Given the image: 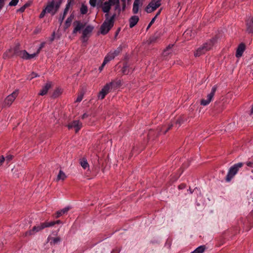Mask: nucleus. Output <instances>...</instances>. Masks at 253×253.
Returning <instances> with one entry per match:
<instances>
[{
  "label": "nucleus",
  "mask_w": 253,
  "mask_h": 253,
  "mask_svg": "<svg viewBox=\"0 0 253 253\" xmlns=\"http://www.w3.org/2000/svg\"><path fill=\"white\" fill-rule=\"evenodd\" d=\"M27 7V5L26 4H25L23 6L21 7L20 9H19V11H21V12H23L26 7Z\"/></svg>",
  "instance_id": "obj_51"
},
{
  "label": "nucleus",
  "mask_w": 253,
  "mask_h": 253,
  "mask_svg": "<svg viewBox=\"0 0 253 253\" xmlns=\"http://www.w3.org/2000/svg\"><path fill=\"white\" fill-rule=\"evenodd\" d=\"M61 90L59 88H57L53 92L52 96L54 98L57 97L61 94Z\"/></svg>",
  "instance_id": "obj_34"
},
{
  "label": "nucleus",
  "mask_w": 253,
  "mask_h": 253,
  "mask_svg": "<svg viewBox=\"0 0 253 253\" xmlns=\"http://www.w3.org/2000/svg\"><path fill=\"white\" fill-rule=\"evenodd\" d=\"M4 158L3 156L0 157V166L3 163Z\"/></svg>",
  "instance_id": "obj_54"
},
{
  "label": "nucleus",
  "mask_w": 253,
  "mask_h": 253,
  "mask_svg": "<svg viewBox=\"0 0 253 253\" xmlns=\"http://www.w3.org/2000/svg\"><path fill=\"white\" fill-rule=\"evenodd\" d=\"M65 10L66 11H69V9H68V8H66V7H65Z\"/></svg>",
  "instance_id": "obj_63"
},
{
  "label": "nucleus",
  "mask_w": 253,
  "mask_h": 253,
  "mask_svg": "<svg viewBox=\"0 0 253 253\" xmlns=\"http://www.w3.org/2000/svg\"><path fill=\"white\" fill-rule=\"evenodd\" d=\"M88 11L87 6L84 4H82L80 8V12L82 14H85L87 13Z\"/></svg>",
  "instance_id": "obj_33"
},
{
  "label": "nucleus",
  "mask_w": 253,
  "mask_h": 253,
  "mask_svg": "<svg viewBox=\"0 0 253 253\" xmlns=\"http://www.w3.org/2000/svg\"><path fill=\"white\" fill-rule=\"evenodd\" d=\"M56 222V224H60V223H61V221L59 220H58L56 221H55Z\"/></svg>",
  "instance_id": "obj_59"
},
{
  "label": "nucleus",
  "mask_w": 253,
  "mask_h": 253,
  "mask_svg": "<svg viewBox=\"0 0 253 253\" xmlns=\"http://www.w3.org/2000/svg\"><path fill=\"white\" fill-rule=\"evenodd\" d=\"M15 54L24 60L31 59L37 56V54H29L25 50L18 51Z\"/></svg>",
  "instance_id": "obj_9"
},
{
  "label": "nucleus",
  "mask_w": 253,
  "mask_h": 253,
  "mask_svg": "<svg viewBox=\"0 0 253 253\" xmlns=\"http://www.w3.org/2000/svg\"><path fill=\"white\" fill-rule=\"evenodd\" d=\"M88 115L87 114L84 113V114L82 115V119H85V118H87V117H88Z\"/></svg>",
  "instance_id": "obj_56"
},
{
  "label": "nucleus",
  "mask_w": 253,
  "mask_h": 253,
  "mask_svg": "<svg viewBox=\"0 0 253 253\" xmlns=\"http://www.w3.org/2000/svg\"><path fill=\"white\" fill-rule=\"evenodd\" d=\"M38 75L34 72L32 73L30 75H29L28 77L27 78L28 79L31 80L32 79L38 77Z\"/></svg>",
  "instance_id": "obj_39"
},
{
  "label": "nucleus",
  "mask_w": 253,
  "mask_h": 253,
  "mask_svg": "<svg viewBox=\"0 0 253 253\" xmlns=\"http://www.w3.org/2000/svg\"><path fill=\"white\" fill-rule=\"evenodd\" d=\"M115 15H113L110 18L108 14H105L106 19L101 26L100 33L103 35L106 34L114 25Z\"/></svg>",
  "instance_id": "obj_1"
},
{
  "label": "nucleus",
  "mask_w": 253,
  "mask_h": 253,
  "mask_svg": "<svg viewBox=\"0 0 253 253\" xmlns=\"http://www.w3.org/2000/svg\"><path fill=\"white\" fill-rule=\"evenodd\" d=\"M217 89V86L216 85L213 86L211 90V92L208 94L207 99H202L201 101V105L203 106H206L208 105L212 100L215 91Z\"/></svg>",
  "instance_id": "obj_6"
},
{
  "label": "nucleus",
  "mask_w": 253,
  "mask_h": 253,
  "mask_svg": "<svg viewBox=\"0 0 253 253\" xmlns=\"http://www.w3.org/2000/svg\"><path fill=\"white\" fill-rule=\"evenodd\" d=\"M107 63H108V62H107L106 61H105V60H104V61H103V63H102V65H101V66L99 68V71H100V72L103 70V69L104 67L105 66V65Z\"/></svg>",
  "instance_id": "obj_44"
},
{
  "label": "nucleus",
  "mask_w": 253,
  "mask_h": 253,
  "mask_svg": "<svg viewBox=\"0 0 253 253\" xmlns=\"http://www.w3.org/2000/svg\"><path fill=\"white\" fill-rule=\"evenodd\" d=\"M188 191L190 192V193L191 194H192L193 193V191L191 190V189L190 188L188 190Z\"/></svg>",
  "instance_id": "obj_62"
},
{
  "label": "nucleus",
  "mask_w": 253,
  "mask_h": 253,
  "mask_svg": "<svg viewBox=\"0 0 253 253\" xmlns=\"http://www.w3.org/2000/svg\"><path fill=\"white\" fill-rule=\"evenodd\" d=\"M217 89V86L216 85L213 86L211 90V92L208 94L207 99H202L201 101V105L203 106H206L208 105L212 100L215 91Z\"/></svg>",
  "instance_id": "obj_5"
},
{
  "label": "nucleus",
  "mask_w": 253,
  "mask_h": 253,
  "mask_svg": "<svg viewBox=\"0 0 253 253\" xmlns=\"http://www.w3.org/2000/svg\"><path fill=\"white\" fill-rule=\"evenodd\" d=\"M83 98V94H80L78 96V97L76 100V102H81Z\"/></svg>",
  "instance_id": "obj_43"
},
{
  "label": "nucleus",
  "mask_w": 253,
  "mask_h": 253,
  "mask_svg": "<svg viewBox=\"0 0 253 253\" xmlns=\"http://www.w3.org/2000/svg\"><path fill=\"white\" fill-rule=\"evenodd\" d=\"M246 31L249 33H253V17H250L246 21Z\"/></svg>",
  "instance_id": "obj_14"
},
{
  "label": "nucleus",
  "mask_w": 253,
  "mask_h": 253,
  "mask_svg": "<svg viewBox=\"0 0 253 253\" xmlns=\"http://www.w3.org/2000/svg\"><path fill=\"white\" fill-rule=\"evenodd\" d=\"M217 89V86L216 85L213 86L211 90V92L208 94L207 99H202L201 101V105L203 106H206L208 105L212 100L215 91Z\"/></svg>",
  "instance_id": "obj_7"
},
{
  "label": "nucleus",
  "mask_w": 253,
  "mask_h": 253,
  "mask_svg": "<svg viewBox=\"0 0 253 253\" xmlns=\"http://www.w3.org/2000/svg\"><path fill=\"white\" fill-rule=\"evenodd\" d=\"M52 83L50 82H48L46 83L44 86H43L42 89L41 90L39 94L40 95H44L46 94L48 91V90L51 87Z\"/></svg>",
  "instance_id": "obj_16"
},
{
  "label": "nucleus",
  "mask_w": 253,
  "mask_h": 253,
  "mask_svg": "<svg viewBox=\"0 0 253 253\" xmlns=\"http://www.w3.org/2000/svg\"><path fill=\"white\" fill-rule=\"evenodd\" d=\"M245 50V45L242 43L238 46L236 53V56L238 58L241 57Z\"/></svg>",
  "instance_id": "obj_18"
},
{
  "label": "nucleus",
  "mask_w": 253,
  "mask_h": 253,
  "mask_svg": "<svg viewBox=\"0 0 253 253\" xmlns=\"http://www.w3.org/2000/svg\"><path fill=\"white\" fill-rule=\"evenodd\" d=\"M121 51H122V48L120 47H119L118 48H117V49H116L115 50L113 51L112 52L113 54H114V56L116 57L119 54V53L121 52Z\"/></svg>",
  "instance_id": "obj_37"
},
{
  "label": "nucleus",
  "mask_w": 253,
  "mask_h": 253,
  "mask_svg": "<svg viewBox=\"0 0 253 253\" xmlns=\"http://www.w3.org/2000/svg\"><path fill=\"white\" fill-rule=\"evenodd\" d=\"M67 12H68V11H66V10L64 9L63 14H64V15H65V16H66V14H67Z\"/></svg>",
  "instance_id": "obj_61"
},
{
  "label": "nucleus",
  "mask_w": 253,
  "mask_h": 253,
  "mask_svg": "<svg viewBox=\"0 0 253 253\" xmlns=\"http://www.w3.org/2000/svg\"><path fill=\"white\" fill-rule=\"evenodd\" d=\"M74 17V15H71L66 20L65 27L66 29L69 28L71 24V22Z\"/></svg>",
  "instance_id": "obj_26"
},
{
  "label": "nucleus",
  "mask_w": 253,
  "mask_h": 253,
  "mask_svg": "<svg viewBox=\"0 0 253 253\" xmlns=\"http://www.w3.org/2000/svg\"><path fill=\"white\" fill-rule=\"evenodd\" d=\"M70 209V207H66V208L63 209L61 211H57L56 217H59L60 216H61L62 214L67 213L69 211Z\"/></svg>",
  "instance_id": "obj_25"
},
{
  "label": "nucleus",
  "mask_w": 253,
  "mask_h": 253,
  "mask_svg": "<svg viewBox=\"0 0 253 253\" xmlns=\"http://www.w3.org/2000/svg\"><path fill=\"white\" fill-rule=\"evenodd\" d=\"M160 12H161V10H159L157 12L156 16L151 20V22H150V23L149 24V25L147 27V29L149 28L150 27V26H151V25L154 22L156 17L160 14Z\"/></svg>",
  "instance_id": "obj_38"
},
{
  "label": "nucleus",
  "mask_w": 253,
  "mask_h": 253,
  "mask_svg": "<svg viewBox=\"0 0 253 253\" xmlns=\"http://www.w3.org/2000/svg\"><path fill=\"white\" fill-rule=\"evenodd\" d=\"M172 126V125L169 126V127L166 129L163 128V129L161 130V131L163 132L164 134H165L169 129H170Z\"/></svg>",
  "instance_id": "obj_47"
},
{
  "label": "nucleus",
  "mask_w": 253,
  "mask_h": 253,
  "mask_svg": "<svg viewBox=\"0 0 253 253\" xmlns=\"http://www.w3.org/2000/svg\"><path fill=\"white\" fill-rule=\"evenodd\" d=\"M173 44L169 45L164 50L163 53V55L164 57H167L172 53V48L173 47Z\"/></svg>",
  "instance_id": "obj_21"
},
{
  "label": "nucleus",
  "mask_w": 253,
  "mask_h": 253,
  "mask_svg": "<svg viewBox=\"0 0 253 253\" xmlns=\"http://www.w3.org/2000/svg\"><path fill=\"white\" fill-rule=\"evenodd\" d=\"M65 15H64V14H63V15L62 16H60L59 18V22L60 23V24H61L63 21V20L65 18Z\"/></svg>",
  "instance_id": "obj_50"
},
{
  "label": "nucleus",
  "mask_w": 253,
  "mask_h": 253,
  "mask_svg": "<svg viewBox=\"0 0 253 253\" xmlns=\"http://www.w3.org/2000/svg\"><path fill=\"white\" fill-rule=\"evenodd\" d=\"M140 4V0H134L133 4L132 11L133 13L136 14L139 9V5Z\"/></svg>",
  "instance_id": "obj_22"
},
{
  "label": "nucleus",
  "mask_w": 253,
  "mask_h": 253,
  "mask_svg": "<svg viewBox=\"0 0 253 253\" xmlns=\"http://www.w3.org/2000/svg\"><path fill=\"white\" fill-rule=\"evenodd\" d=\"M152 132H153V131H150L149 132V133H148V137H150L151 135V133H152Z\"/></svg>",
  "instance_id": "obj_60"
},
{
  "label": "nucleus",
  "mask_w": 253,
  "mask_h": 253,
  "mask_svg": "<svg viewBox=\"0 0 253 253\" xmlns=\"http://www.w3.org/2000/svg\"><path fill=\"white\" fill-rule=\"evenodd\" d=\"M80 164L84 169H86L87 168L89 167V165L86 159L85 158L81 159Z\"/></svg>",
  "instance_id": "obj_27"
},
{
  "label": "nucleus",
  "mask_w": 253,
  "mask_h": 253,
  "mask_svg": "<svg viewBox=\"0 0 253 253\" xmlns=\"http://www.w3.org/2000/svg\"><path fill=\"white\" fill-rule=\"evenodd\" d=\"M115 57L114 56V55L113 54L112 52L110 51L105 57L104 60L106 61L107 62H109L110 61H111V60L113 59Z\"/></svg>",
  "instance_id": "obj_30"
},
{
  "label": "nucleus",
  "mask_w": 253,
  "mask_h": 253,
  "mask_svg": "<svg viewBox=\"0 0 253 253\" xmlns=\"http://www.w3.org/2000/svg\"><path fill=\"white\" fill-rule=\"evenodd\" d=\"M68 127L69 129L75 128L77 133L82 127V124L78 120L74 121L68 125Z\"/></svg>",
  "instance_id": "obj_13"
},
{
  "label": "nucleus",
  "mask_w": 253,
  "mask_h": 253,
  "mask_svg": "<svg viewBox=\"0 0 253 253\" xmlns=\"http://www.w3.org/2000/svg\"><path fill=\"white\" fill-rule=\"evenodd\" d=\"M246 164L249 167L253 168V159L251 161L247 162Z\"/></svg>",
  "instance_id": "obj_45"
},
{
  "label": "nucleus",
  "mask_w": 253,
  "mask_h": 253,
  "mask_svg": "<svg viewBox=\"0 0 253 253\" xmlns=\"http://www.w3.org/2000/svg\"><path fill=\"white\" fill-rule=\"evenodd\" d=\"M161 5V2L160 0H157L156 2L151 1L146 7V11L147 13H151L152 12L155 10Z\"/></svg>",
  "instance_id": "obj_11"
},
{
  "label": "nucleus",
  "mask_w": 253,
  "mask_h": 253,
  "mask_svg": "<svg viewBox=\"0 0 253 253\" xmlns=\"http://www.w3.org/2000/svg\"><path fill=\"white\" fill-rule=\"evenodd\" d=\"M54 0L49 2L45 7L47 12L50 13L52 14V12L55 10V7L54 6Z\"/></svg>",
  "instance_id": "obj_20"
},
{
  "label": "nucleus",
  "mask_w": 253,
  "mask_h": 253,
  "mask_svg": "<svg viewBox=\"0 0 253 253\" xmlns=\"http://www.w3.org/2000/svg\"><path fill=\"white\" fill-rule=\"evenodd\" d=\"M139 18L137 16H133L129 20V27H133L138 22Z\"/></svg>",
  "instance_id": "obj_19"
},
{
  "label": "nucleus",
  "mask_w": 253,
  "mask_h": 253,
  "mask_svg": "<svg viewBox=\"0 0 253 253\" xmlns=\"http://www.w3.org/2000/svg\"><path fill=\"white\" fill-rule=\"evenodd\" d=\"M113 83L111 82L109 84H107L101 89V90L99 92L98 97L99 99H103L104 98L106 94H107L110 89H111Z\"/></svg>",
  "instance_id": "obj_10"
},
{
  "label": "nucleus",
  "mask_w": 253,
  "mask_h": 253,
  "mask_svg": "<svg viewBox=\"0 0 253 253\" xmlns=\"http://www.w3.org/2000/svg\"><path fill=\"white\" fill-rule=\"evenodd\" d=\"M18 94V91L16 90L8 95L4 100V106L9 107L17 97Z\"/></svg>",
  "instance_id": "obj_4"
},
{
  "label": "nucleus",
  "mask_w": 253,
  "mask_h": 253,
  "mask_svg": "<svg viewBox=\"0 0 253 253\" xmlns=\"http://www.w3.org/2000/svg\"><path fill=\"white\" fill-rule=\"evenodd\" d=\"M46 12H47L46 10H45V8L43 9V10L42 11V12L41 13L40 15V18H43L44 15H45V13H46Z\"/></svg>",
  "instance_id": "obj_46"
},
{
  "label": "nucleus",
  "mask_w": 253,
  "mask_h": 253,
  "mask_svg": "<svg viewBox=\"0 0 253 253\" xmlns=\"http://www.w3.org/2000/svg\"><path fill=\"white\" fill-rule=\"evenodd\" d=\"M217 89V86L216 85L213 86L211 90V92L208 94L207 99H202L201 101V105L203 106H206L208 105L212 100L215 91Z\"/></svg>",
  "instance_id": "obj_8"
},
{
  "label": "nucleus",
  "mask_w": 253,
  "mask_h": 253,
  "mask_svg": "<svg viewBox=\"0 0 253 253\" xmlns=\"http://www.w3.org/2000/svg\"><path fill=\"white\" fill-rule=\"evenodd\" d=\"M74 29L73 31V34L76 33L77 32L80 31L84 27V24L81 23L80 21H75L73 23Z\"/></svg>",
  "instance_id": "obj_15"
},
{
  "label": "nucleus",
  "mask_w": 253,
  "mask_h": 253,
  "mask_svg": "<svg viewBox=\"0 0 253 253\" xmlns=\"http://www.w3.org/2000/svg\"><path fill=\"white\" fill-rule=\"evenodd\" d=\"M123 73L124 74H127L128 73V72H126V66H124L123 67Z\"/></svg>",
  "instance_id": "obj_53"
},
{
  "label": "nucleus",
  "mask_w": 253,
  "mask_h": 253,
  "mask_svg": "<svg viewBox=\"0 0 253 253\" xmlns=\"http://www.w3.org/2000/svg\"><path fill=\"white\" fill-rule=\"evenodd\" d=\"M12 156H8L7 157H6V159L8 160V161H10V160L12 159Z\"/></svg>",
  "instance_id": "obj_57"
},
{
  "label": "nucleus",
  "mask_w": 253,
  "mask_h": 253,
  "mask_svg": "<svg viewBox=\"0 0 253 253\" xmlns=\"http://www.w3.org/2000/svg\"><path fill=\"white\" fill-rule=\"evenodd\" d=\"M74 0H68L67 3L66 5V8L70 9L71 5L73 3Z\"/></svg>",
  "instance_id": "obj_41"
},
{
  "label": "nucleus",
  "mask_w": 253,
  "mask_h": 253,
  "mask_svg": "<svg viewBox=\"0 0 253 253\" xmlns=\"http://www.w3.org/2000/svg\"><path fill=\"white\" fill-rule=\"evenodd\" d=\"M45 228L43 223H41L40 225L35 226L33 227L32 229L27 231L25 233V236L32 235L35 234L36 233L39 232L40 231Z\"/></svg>",
  "instance_id": "obj_12"
},
{
  "label": "nucleus",
  "mask_w": 253,
  "mask_h": 253,
  "mask_svg": "<svg viewBox=\"0 0 253 253\" xmlns=\"http://www.w3.org/2000/svg\"><path fill=\"white\" fill-rule=\"evenodd\" d=\"M213 43L212 41L207 42L203 45L199 47L194 52L195 57H199L200 56L205 54L207 51L210 50L213 46Z\"/></svg>",
  "instance_id": "obj_3"
},
{
  "label": "nucleus",
  "mask_w": 253,
  "mask_h": 253,
  "mask_svg": "<svg viewBox=\"0 0 253 253\" xmlns=\"http://www.w3.org/2000/svg\"><path fill=\"white\" fill-rule=\"evenodd\" d=\"M45 228L54 226L56 222L54 221L43 222Z\"/></svg>",
  "instance_id": "obj_36"
},
{
  "label": "nucleus",
  "mask_w": 253,
  "mask_h": 253,
  "mask_svg": "<svg viewBox=\"0 0 253 253\" xmlns=\"http://www.w3.org/2000/svg\"><path fill=\"white\" fill-rule=\"evenodd\" d=\"M4 5V0H0V9L2 8V7Z\"/></svg>",
  "instance_id": "obj_52"
},
{
  "label": "nucleus",
  "mask_w": 253,
  "mask_h": 253,
  "mask_svg": "<svg viewBox=\"0 0 253 253\" xmlns=\"http://www.w3.org/2000/svg\"><path fill=\"white\" fill-rule=\"evenodd\" d=\"M96 0H90L89 3L91 6L94 7L96 5Z\"/></svg>",
  "instance_id": "obj_49"
},
{
  "label": "nucleus",
  "mask_w": 253,
  "mask_h": 253,
  "mask_svg": "<svg viewBox=\"0 0 253 253\" xmlns=\"http://www.w3.org/2000/svg\"><path fill=\"white\" fill-rule=\"evenodd\" d=\"M111 7V4L109 3V2L107 1H105L102 7V11L104 13H106V14H108V13L109 12Z\"/></svg>",
  "instance_id": "obj_23"
},
{
  "label": "nucleus",
  "mask_w": 253,
  "mask_h": 253,
  "mask_svg": "<svg viewBox=\"0 0 253 253\" xmlns=\"http://www.w3.org/2000/svg\"><path fill=\"white\" fill-rule=\"evenodd\" d=\"M61 241V238L59 237L52 238L51 241L50 242V244L55 245L59 243Z\"/></svg>",
  "instance_id": "obj_32"
},
{
  "label": "nucleus",
  "mask_w": 253,
  "mask_h": 253,
  "mask_svg": "<svg viewBox=\"0 0 253 253\" xmlns=\"http://www.w3.org/2000/svg\"><path fill=\"white\" fill-rule=\"evenodd\" d=\"M66 175L65 173L61 170H60L57 176V180L59 181L60 180H64L66 178Z\"/></svg>",
  "instance_id": "obj_28"
},
{
  "label": "nucleus",
  "mask_w": 253,
  "mask_h": 253,
  "mask_svg": "<svg viewBox=\"0 0 253 253\" xmlns=\"http://www.w3.org/2000/svg\"><path fill=\"white\" fill-rule=\"evenodd\" d=\"M184 37L187 40H189L192 37V32L190 30H186L183 34Z\"/></svg>",
  "instance_id": "obj_31"
},
{
  "label": "nucleus",
  "mask_w": 253,
  "mask_h": 253,
  "mask_svg": "<svg viewBox=\"0 0 253 253\" xmlns=\"http://www.w3.org/2000/svg\"><path fill=\"white\" fill-rule=\"evenodd\" d=\"M19 0H12L9 3L10 6H15L17 4Z\"/></svg>",
  "instance_id": "obj_40"
},
{
  "label": "nucleus",
  "mask_w": 253,
  "mask_h": 253,
  "mask_svg": "<svg viewBox=\"0 0 253 253\" xmlns=\"http://www.w3.org/2000/svg\"><path fill=\"white\" fill-rule=\"evenodd\" d=\"M123 2H126V0H121Z\"/></svg>",
  "instance_id": "obj_64"
},
{
  "label": "nucleus",
  "mask_w": 253,
  "mask_h": 253,
  "mask_svg": "<svg viewBox=\"0 0 253 253\" xmlns=\"http://www.w3.org/2000/svg\"><path fill=\"white\" fill-rule=\"evenodd\" d=\"M250 115H253V105L252 106L251 110Z\"/></svg>",
  "instance_id": "obj_58"
},
{
  "label": "nucleus",
  "mask_w": 253,
  "mask_h": 253,
  "mask_svg": "<svg viewBox=\"0 0 253 253\" xmlns=\"http://www.w3.org/2000/svg\"><path fill=\"white\" fill-rule=\"evenodd\" d=\"M244 165L243 163H238L234 164L230 168L227 174L225 177V180L227 182H230L234 176L237 173L239 169Z\"/></svg>",
  "instance_id": "obj_2"
},
{
  "label": "nucleus",
  "mask_w": 253,
  "mask_h": 253,
  "mask_svg": "<svg viewBox=\"0 0 253 253\" xmlns=\"http://www.w3.org/2000/svg\"><path fill=\"white\" fill-rule=\"evenodd\" d=\"M93 29V27L91 26L88 25L86 26L83 31V38L84 39L85 38L88 37L92 32Z\"/></svg>",
  "instance_id": "obj_17"
},
{
  "label": "nucleus",
  "mask_w": 253,
  "mask_h": 253,
  "mask_svg": "<svg viewBox=\"0 0 253 253\" xmlns=\"http://www.w3.org/2000/svg\"><path fill=\"white\" fill-rule=\"evenodd\" d=\"M108 2H109V3L111 4V5H116V8H117L119 6V0H109Z\"/></svg>",
  "instance_id": "obj_35"
},
{
  "label": "nucleus",
  "mask_w": 253,
  "mask_h": 253,
  "mask_svg": "<svg viewBox=\"0 0 253 253\" xmlns=\"http://www.w3.org/2000/svg\"><path fill=\"white\" fill-rule=\"evenodd\" d=\"M183 122V120L181 118H179L176 122V125H178L179 126Z\"/></svg>",
  "instance_id": "obj_48"
},
{
  "label": "nucleus",
  "mask_w": 253,
  "mask_h": 253,
  "mask_svg": "<svg viewBox=\"0 0 253 253\" xmlns=\"http://www.w3.org/2000/svg\"><path fill=\"white\" fill-rule=\"evenodd\" d=\"M44 42L42 43L40 45V46L37 50V51L36 53H34V54H37V56L40 52V51L42 49V48L44 47Z\"/></svg>",
  "instance_id": "obj_42"
},
{
  "label": "nucleus",
  "mask_w": 253,
  "mask_h": 253,
  "mask_svg": "<svg viewBox=\"0 0 253 253\" xmlns=\"http://www.w3.org/2000/svg\"><path fill=\"white\" fill-rule=\"evenodd\" d=\"M61 3V0H57L56 1L54 0V6L55 7V10L52 12V15H54L59 9Z\"/></svg>",
  "instance_id": "obj_29"
},
{
  "label": "nucleus",
  "mask_w": 253,
  "mask_h": 253,
  "mask_svg": "<svg viewBox=\"0 0 253 253\" xmlns=\"http://www.w3.org/2000/svg\"><path fill=\"white\" fill-rule=\"evenodd\" d=\"M186 187V185L185 184H180L178 186V188L179 189H184Z\"/></svg>",
  "instance_id": "obj_55"
},
{
  "label": "nucleus",
  "mask_w": 253,
  "mask_h": 253,
  "mask_svg": "<svg viewBox=\"0 0 253 253\" xmlns=\"http://www.w3.org/2000/svg\"><path fill=\"white\" fill-rule=\"evenodd\" d=\"M206 249V247L205 245L200 246L191 253H203L205 251Z\"/></svg>",
  "instance_id": "obj_24"
}]
</instances>
